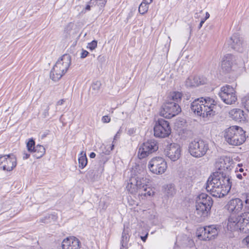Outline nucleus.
<instances>
[{
	"mask_svg": "<svg viewBox=\"0 0 249 249\" xmlns=\"http://www.w3.org/2000/svg\"><path fill=\"white\" fill-rule=\"evenodd\" d=\"M230 213L227 228L231 231L239 230L244 233L249 232V212L240 213L243 208V202L238 198L230 200L226 205Z\"/></svg>",
	"mask_w": 249,
	"mask_h": 249,
	"instance_id": "nucleus-1",
	"label": "nucleus"
},
{
	"mask_svg": "<svg viewBox=\"0 0 249 249\" xmlns=\"http://www.w3.org/2000/svg\"><path fill=\"white\" fill-rule=\"evenodd\" d=\"M215 167L219 172H215L208 179L206 189L214 197H222L226 195L231 188V182L229 177L224 175L221 171L228 169L225 161L220 159L215 163Z\"/></svg>",
	"mask_w": 249,
	"mask_h": 249,
	"instance_id": "nucleus-2",
	"label": "nucleus"
},
{
	"mask_svg": "<svg viewBox=\"0 0 249 249\" xmlns=\"http://www.w3.org/2000/svg\"><path fill=\"white\" fill-rule=\"evenodd\" d=\"M146 171L142 166L136 165L132 170V176L126 186L127 190L132 194L138 193L141 196H151L153 194L148 187L149 179L145 177Z\"/></svg>",
	"mask_w": 249,
	"mask_h": 249,
	"instance_id": "nucleus-3",
	"label": "nucleus"
},
{
	"mask_svg": "<svg viewBox=\"0 0 249 249\" xmlns=\"http://www.w3.org/2000/svg\"><path fill=\"white\" fill-rule=\"evenodd\" d=\"M216 102L210 97L198 98L191 104V110L197 115L208 118L214 115Z\"/></svg>",
	"mask_w": 249,
	"mask_h": 249,
	"instance_id": "nucleus-4",
	"label": "nucleus"
},
{
	"mask_svg": "<svg viewBox=\"0 0 249 249\" xmlns=\"http://www.w3.org/2000/svg\"><path fill=\"white\" fill-rule=\"evenodd\" d=\"M224 137L226 141L230 145H239L246 140L245 132L237 126H232L225 131Z\"/></svg>",
	"mask_w": 249,
	"mask_h": 249,
	"instance_id": "nucleus-5",
	"label": "nucleus"
},
{
	"mask_svg": "<svg viewBox=\"0 0 249 249\" xmlns=\"http://www.w3.org/2000/svg\"><path fill=\"white\" fill-rule=\"evenodd\" d=\"M71 56L69 54H64L57 60L51 71V78L54 81L59 80L67 71L71 64Z\"/></svg>",
	"mask_w": 249,
	"mask_h": 249,
	"instance_id": "nucleus-6",
	"label": "nucleus"
},
{
	"mask_svg": "<svg viewBox=\"0 0 249 249\" xmlns=\"http://www.w3.org/2000/svg\"><path fill=\"white\" fill-rule=\"evenodd\" d=\"M213 203L210 196L204 193L200 194L196 200L195 213L198 216L205 217L210 211Z\"/></svg>",
	"mask_w": 249,
	"mask_h": 249,
	"instance_id": "nucleus-7",
	"label": "nucleus"
},
{
	"mask_svg": "<svg viewBox=\"0 0 249 249\" xmlns=\"http://www.w3.org/2000/svg\"><path fill=\"white\" fill-rule=\"evenodd\" d=\"M208 149V144L201 139H195L189 144V152L196 158L203 156Z\"/></svg>",
	"mask_w": 249,
	"mask_h": 249,
	"instance_id": "nucleus-8",
	"label": "nucleus"
},
{
	"mask_svg": "<svg viewBox=\"0 0 249 249\" xmlns=\"http://www.w3.org/2000/svg\"><path fill=\"white\" fill-rule=\"evenodd\" d=\"M218 95L223 102L228 105L234 104L237 100L235 89L230 85L221 87Z\"/></svg>",
	"mask_w": 249,
	"mask_h": 249,
	"instance_id": "nucleus-9",
	"label": "nucleus"
},
{
	"mask_svg": "<svg viewBox=\"0 0 249 249\" xmlns=\"http://www.w3.org/2000/svg\"><path fill=\"white\" fill-rule=\"evenodd\" d=\"M148 168L150 171L156 175H161L166 170L167 163L165 160L160 157L152 158L149 162Z\"/></svg>",
	"mask_w": 249,
	"mask_h": 249,
	"instance_id": "nucleus-10",
	"label": "nucleus"
},
{
	"mask_svg": "<svg viewBox=\"0 0 249 249\" xmlns=\"http://www.w3.org/2000/svg\"><path fill=\"white\" fill-rule=\"evenodd\" d=\"M180 106L176 102H168L164 104L160 111V116L170 119L181 112Z\"/></svg>",
	"mask_w": 249,
	"mask_h": 249,
	"instance_id": "nucleus-11",
	"label": "nucleus"
},
{
	"mask_svg": "<svg viewBox=\"0 0 249 249\" xmlns=\"http://www.w3.org/2000/svg\"><path fill=\"white\" fill-rule=\"evenodd\" d=\"M154 131L156 137L165 138L168 136L171 133L169 123L163 119H159L155 124Z\"/></svg>",
	"mask_w": 249,
	"mask_h": 249,
	"instance_id": "nucleus-12",
	"label": "nucleus"
},
{
	"mask_svg": "<svg viewBox=\"0 0 249 249\" xmlns=\"http://www.w3.org/2000/svg\"><path fill=\"white\" fill-rule=\"evenodd\" d=\"M158 149V146L156 141L152 140L148 141L140 146L138 157L140 159L144 158Z\"/></svg>",
	"mask_w": 249,
	"mask_h": 249,
	"instance_id": "nucleus-13",
	"label": "nucleus"
},
{
	"mask_svg": "<svg viewBox=\"0 0 249 249\" xmlns=\"http://www.w3.org/2000/svg\"><path fill=\"white\" fill-rule=\"evenodd\" d=\"M218 230L215 225L206 226L200 228L197 235L199 239L202 240H211L218 234Z\"/></svg>",
	"mask_w": 249,
	"mask_h": 249,
	"instance_id": "nucleus-14",
	"label": "nucleus"
},
{
	"mask_svg": "<svg viewBox=\"0 0 249 249\" xmlns=\"http://www.w3.org/2000/svg\"><path fill=\"white\" fill-rule=\"evenodd\" d=\"M164 153V155L170 160L175 161L180 157L181 148L179 144L172 143L166 146Z\"/></svg>",
	"mask_w": 249,
	"mask_h": 249,
	"instance_id": "nucleus-15",
	"label": "nucleus"
},
{
	"mask_svg": "<svg viewBox=\"0 0 249 249\" xmlns=\"http://www.w3.org/2000/svg\"><path fill=\"white\" fill-rule=\"evenodd\" d=\"M3 164V170L10 171L17 165L16 158L13 154L0 157V165Z\"/></svg>",
	"mask_w": 249,
	"mask_h": 249,
	"instance_id": "nucleus-16",
	"label": "nucleus"
},
{
	"mask_svg": "<svg viewBox=\"0 0 249 249\" xmlns=\"http://www.w3.org/2000/svg\"><path fill=\"white\" fill-rule=\"evenodd\" d=\"M80 247V241L74 236L66 238L63 240L62 243L63 249H79Z\"/></svg>",
	"mask_w": 249,
	"mask_h": 249,
	"instance_id": "nucleus-17",
	"label": "nucleus"
},
{
	"mask_svg": "<svg viewBox=\"0 0 249 249\" xmlns=\"http://www.w3.org/2000/svg\"><path fill=\"white\" fill-rule=\"evenodd\" d=\"M235 58L231 54H227L222 58L221 68L223 72H229L233 67Z\"/></svg>",
	"mask_w": 249,
	"mask_h": 249,
	"instance_id": "nucleus-18",
	"label": "nucleus"
},
{
	"mask_svg": "<svg viewBox=\"0 0 249 249\" xmlns=\"http://www.w3.org/2000/svg\"><path fill=\"white\" fill-rule=\"evenodd\" d=\"M230 45L233 49L238 52L242 51L243 46V40L237 34L233 35L230 39Z\"/></svg>",
	"mask_w": 249,
	"mask_h": 249,
	"instance_id": "nucleus-19",
	"label": "nucleus"
},
{
	"mask_svg": "<svg viewBox=\"0 0 249 249\" xmlns=\"http://www.w3.org/2000/svg\"><path fill=\"white\" fill-rule=\"evenodd\" d=\"M204 80L198 76L191 75L186 81V85L187 87H196L203 84Z\"/></svg>",
	"mask_w": 249,
	"mask_h": 249,
	"instance_id": "nucleus-20",
	"label": "nucleus"
},
{
	"mask_svg": "<svg viewBox=\"0 0 249 249\" xmlns=\"http://www.w3.org/2000/svg\"><path fill=\"white\" fill-rule=\"evenodd\" d=\"M231 118L236 121L240 122L245 119L244 111L240 109H233L229 112Z\"/></svg>",
	"mask_w": 249,
	"mask_h": 249,
	"instance_id": "nucleus-21",
	"label": "nucleus"
},
{
	"mask_svg": "<svg viewBox=\"0 0 249 249\" xmlns=\"http://www.w3.org/2000/svg\"><path fill=\"white\" fill-rule=\"evenodd\" d=\"M130 229L128 228H124L122 233L121 241V247L120 249H126L127 248L128 242L130 237Z\"/></svg>",
	"mask_w": 249,
	"mask_h": 249,
	"instance_id": "nucleus-22",
	"label": "nucleus"
},
{
	"mask_svg": "<svg viewBox=\"0 0 249 249\" xmlns=\"http://www.w3.org/2000/svg\"><path fill=\"white\" fill-rule=\"evenodd\" d=\"M182 97V93L179 91L171 92L168 96V98L170 100H173L174 101V102H177L176 103L177 104L181 101Z\"/></svg>",
	"mask_w": 249,
	"mask_h": 249,
	"instance_id": "nucleus-23",
	"label": "nucleus"
},
{
	"mask_svg": "<svg viewBox=\"0 0 249 249\" xmlns=\"http://www.w3.org/2000/svg\"><path fill=\"white\" fill-rule=\"evenodd\" d=\"M35 153L34 156L37 159L42 157L45 153V149L43 146L38 144L36 146L35 150L33 151Z\"/></svg>",
	"mask_w": 249,
	"mask_h": 249,
	"instance_id": "nucleus-24",
	"label": "nucleus"
},
{
	"mask_svg": "<svg viewBox=\"0 0 249 249\" xmlns=\"http://www.w3.org/2000/svg\"><path fill=\"white\" fill-rule=\"evenodd\" d=\"M78 160L79 167L81 169L84 168L87 165L88 162L86 154L84 153L83 152H81Z\"/></svg>",
	"mask_w": 249,
	"mask_h": 249,
	"instance_id": "nucleus-25",
	"label": "nucleus"
},
{
	"mask_svg": "<svg viewBox=\"0 0 249 249\" xmlns=\"http://www.w3.org/2000/svg\"><path fill=\"white\" fill-rule=\"evenodd\" d=\"M164 191L167 195L169 196H173L176 194V190L175 189V187L172 184L167 185L165 187Z\"/></svg>",
	"mask_w": 249,
	"mask_h": 249,
	"instance_id": "nucleus-26",
	"label": "nucleus"
},
{
	"mask_svg": "<svg viewBox=\"0 0 249 249\" xmlns=\"http://www.w3.org/2000/svg\"><path fill=\"white\" fill-rule=\"evenodd\" d=\"M26 147L29 153H33L36 148L35 142L33 139H30L26 143Z\"/></svg>",
	"mask_w": 249,
	"mask_h": 249,
	"instance_id": "nucleus-27",
	"label": "nucleus"
},
{
	"mask_svg": "<svg viewBox=\"0 0 249 249\" xmlns=\"http://www.w3.org/2000/svg\"><path fill=\"white\" fill-rule=\"evenodd\" d=\"M149 4L146 3L145 2H142L140 4L139 8V12L141 14H144L146 13L148 9Z\"/></svg>",
	"mask_w": 249,
	"mask_h": 249,
	"instance_id": "nucleus-28",
	"label": "nucleus"
},
{
	"mask_svg": "<svg viewBox=\"0 0 249 249\" xmlns=\"http://www.w3.org/2000/svg\"><path fill=\"white\" fill-rule=\"evenodd\" d=\"M242 104L245 108L249 112V95L242 98Z\"/></svg>",
	"mask_w": 249,
	"mask_h": 249,
	"instance_id": "nucleus-29",
	"label": "nucleus"
},
{
	"mask_svg": "<svg viewBox=\"0 0 249 249\" xmlns=\"http://www.w3.org/2000/svg\"><path fill=\"white\" fill-rule=\"evenodd\" d=\"M51 219L53 220H55L56 219V217L54 214H48L47 215L44 219H42L41 221L44 223H48L49 221L48 220Z\"/></svg>",
	"mask_w": 249,
	"mask_h": 249,
	"instance_id": "nucleus-30",
	"label": "nucleus"
},
{
	"mask_svg": "<svg viewBox=\"0 0 249 249\" xmlns=\"http://www.w3.org/2000/svg\"><path fill=\"white\" fill-rule=\"evenodd\" d=\"M97 41L96 40H93L88 44L87 48L89 49L90 50H93L97 47Z\"/></svg>",
	"mask_w": 249,
	"mask_h": 249,
	"instance_id": "nucleus-31",
	"label": "nucleus"
},
{
	"mask_svg": "<svg viewBox=\"0 0 249 249\" xmlns=\"http://www.w3.org/2000/svg\"><path fill=\"white\" fill-rule=\"evenodd\" d=\"M101 84L99 81H96L92 85V89L95 90H98L101 87Z\"/></svg>",
	"mask_w": 249,
	"mask_h": 249,
	"instance_id": "nucleus-32",
	"label": "nucleus"
},
{
	"mask_svg": "<svg viewBox=\"0 0 249 249\" xmlns=\"http://www.w3.org/2000/svg\"><path fill=\"white\" fill-rule=\"evenodd\" d=\"M246 206L245 207V212H249V196H247L245 200Z\"/></svg>",
	"mask_w": 249,
	"mask_h": 249,
	"instance_id": "nucleus-33",
	"label": "nucleus"
},
{
	"mask_svg": "<svg viewBox=\"0 0 249 249\" xmlns=\"http://www.w3.org/2000/svg\"><path fill=\"white\" fill-rule=\"evenodd\" d=\"M102 121L103 123H108L110 121V118L108 116H104L102 118Z\"/></svg>",
	"mask_w": 249,
	"mask_h": 249,
	"instance_id": "nucleus-34",
	"label": "nucleus"
},
{
	"mask_svg": "<svg viewBox=\"0 0 249 249\" xmlns=\"http://www.w3.org/2000/svg\"><path fill=\"white\" fill-rule=\"evenodd\" d=\"M97 1L98 3V5L103 6H104L107 2V0H97Z\"/></svg>",
	"mask_w": 249,
	"mask_h": 249,
	"instance_id": "nucleus-35",
	"label": "nucleus"
},
{
	"mask_svg": "<svg viewBox=\"0 0 249 249\" xmlns=\"http://www.w3.org/2000/svg\"><path fill=\"white\" fill-rule=\"evenodd\" d=\"M89 54V52L86 50H83L81 54V57L82 58H85Z\"/></svg>",
	"mask_w": 249,
	"mask_h": 249,
	"instance_id": "nucleus-36",
	"label": "nucleus"
},
{
	"mask_svg": "<svg viewBox=\"0 0 249 249\" xmlns=\"http://www.w3.org/2000/svg\"><path fill=\"white\" fill-rule=\"evenodd\" d=\"M243 242L244 244L249 247V235L247 236L244 240Z\"/></svg>",
	"mask_w": 249,
	"mask_h": 249,
	"instance_id": "nucleus-37",
	"label": "nucleus"
},
{
	"mask_svg": "<svg viewBox=\"0 0 249 249\" xmlns=\"http://www.w3.org/2000/svg\"><path fill=\"white\" fill-rule=\"evenodd\" d=\"M89 3L93 7V6H95L96 5H98V3L97 1V0H90Z\"/></svg>",
	"mask_w": 249,
	"mask_h": 249,
	"instance_id": "nucleus-38",
	"label": "nucleus"
},
{
	"mask_svg": "<svg viewBox=\"0 0 249 249\" xmlns=\"http://www.w3.org/2000/svg\"><path fill=\"white\" fill-rule=\"evenodd\" d=\"M23 155V159L24 160L28 159L30 156V154L29 153H27L26 152H24Z\"/></svg>",
	"mask_w": 249,
	"mask_h": 249,
	"instance_id": "nucleus-39",
	"label": "nucleus"
},
{
	"mask_svg": "<svg viewBox=\"0 0 249 249\" xmlns=\"http://www.w3.org/2000/svg\"><path fill=\"white\" fill-rule=\"evenodd\" d=\"M92 6L89 3L88 4H87V5L86 6V8H85V11H83L84 12V13H85L86 12V11H89L90 10V9H91V7Z\"/></svg>",
	"mask_w": 249,
	"mask_h": 249,
	"instance_id": "nucleus-40",
	"label": "nucleus"
},
{
	"mask_svg": "<svg viewBox=\"0 0 249 249\" xmlns=\"http://www.w3.org/2000/svg\"><path fill=\"white\" fill-rule=\"evenodd\" d=\"M205 20H206V19H201V21L200 22L199 25L198 26V29H200L201 28L203 24L205 22Z\"/></svg>",
	"mask_w": 249,
	"mask_h": 249,
	"instance_id": "nucleus-41",
	"label": "nucleus"
},
{
	"mask_svg": "<svg viewBox=\"0 0 249 249\" xmlns=\"http://www.w3.org/2000/svg\"><path fill=\"white\" fill-rule=\"evenodd\" d=\"M64 102V99H61L57 102V106H61L62 105Z\"/></svg>",
	"mask_w": 249,
	"mask_h": 249,
	"instance_id": "nucleus-42",
	"label": "nucleus"
},
{
	"mask_svg": "<svg viewBox=\"0 0 249 249\" xmlns=\"http://www.w3.org/2000/svg\"><path fill=\"white\" fill-rule=\"evenodd\" d=\"M117 135L116 134L115 136H114V140L113 141V144L111 147V150H112L114 148V143L115 142V140H116V138H117Z\"/></svg>",
	"mask_w": 249,
	"mask_h": 249,
	"instance_id": "nucleus-43",
	"label": "nucleus"
},
{
	"mask_svg": "<svg viewBox=\"0 0 249 249\" xmlns=\"http://www.w3.org/2000/svg\"><path fill=\"white\" fill-rule=\"evenodd\" d=\"M142 1L145 2L146 3L150 4L152 2L153 0H143Z\"/></svg>",
	"mask_w": 249,
	"mask_h": 249,
	"instance_id": "nucleus-44",
	"label": "nucleus"
},
{
	"mask_svg": "<svg viewBox=\"0 0 249 249\" xmlns=\"http://www.w3.org/2000/svg\"><path fill=\"white\" fill-rule=\"evenodd\" d=\"M147 235H148V233H147L146 235L145 236H141L142 240L143 241L145 242L146 241V239L147 237Z\"/></svg>",
	"mask_w": 249,
	"mask_h": 249,
	"instance_id": "nucleus-45",
	"label": "nucleus"
},
{
	"mask_svg": "<svg viewBox=\"0 0 249 249\" xmlns=\"http://www.w3.org/2000/svg\"><path fill=\"white\" fill-rule=\"evenodd\" d=\"M95 156L96 154L94 152H91L89 155V157L91 158H94L95 157Z\"/></svg>",
	"mask_w": 249,
	"mask_h": 249,
	"instance_id": "nucleus-46",
	"label": "nucleus"
},
{
	"mask_svg": "<svg viewBox=\"0 0 249 249\" xmlns=\"http://www.w3.org/2000/svg\"><path fill=\"white\" fill-rule=\"evenodd\" d=\"M236 176L237 178H238L239 179H241L242 178V175L241 174L237 173L236 174Z\"/></svg>",
	"mask_w": 249,
	"mask_h": 249,
	"instance_id": "nucleus-47",
	"label": "nucleus"
},
{
	"mask_svg": "<svg viewBox=\"0 0 249 249\" xmlns=\"http://www.w3.org/2000/svg\"><path fill=\"white\" fill-rule=\"evenodd\" d=\"M209 17H210V14H209L208 12H207V13H206V17H205V18L204 19H206H206H208Z\"/></svg>",
	"mask_w": 249,
	"mask_h": 249,
	"instance_id": "nucleus-48",
	"label": "nucleus"
},
{
	"mask_svg": "<svg viewBox=\"0 0 249 249\" xmlns=\"http://www.w3.org/2000/svg\"><path fill=\"white\" fill-rule=\"evenodd\" d=\"M239 171L240 172H243L244 171V169L240 167L239 169Z\"/></svg>",
	"mask_w": 249,
	"mask_h": 249,
	"instance_id": "nucleus-49",
	"label": "nucleus"
},
{
	"mask_svg": "<svg viewBox=\"0 0 249 249\" xmlns=\"http://www.w3.org/2000/svg\"><path fill=\"white\" fill-rule=\"evenodd\" d=\"M195 17L196 18H197L198 17V14H197V13H196V14H195Z\"/></svg>",
	"mask_w": 249,
	"mask_h": 249,
	"instance_id": "nucleus-50",
	"label": "nucleus"
},
{
	"mask_svg": "<svg viewBox=\"0 0 249 249\" xmlns=\"http://www.w3.org/2000/svg\"><path fill=\"white\" fill-rule=\"evenodd\" d=\"M243 175L245 176L246 175V173H243Z\"/></svg>",
	"mask_w": 249,
	"mask_h": 249,
	"instance_id": "nucleus-51",
	"label": "nucleus"
}]
</instances>
